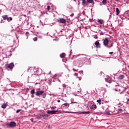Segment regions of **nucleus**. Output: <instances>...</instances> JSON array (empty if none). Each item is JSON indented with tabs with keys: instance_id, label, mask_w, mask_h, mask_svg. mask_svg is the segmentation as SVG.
<instances>
[{
	"instance_id": "9",
	"label": "nucleus",
	"mask_w": 129,
	"mask_h": 129,
	"mask_svg": "<svg viewBox=\"0 0 129 129\" xmlns=\"http://www.w3.org/2000/svg\"><path fill=\"white\" fill-rule=\"evenodd\" d=\"M2 18H3V20H4L5 21H6V20H7L8 22H10L9 18V17H8V15L2 16Z\"/></svg>"
},
{
	"instance_id": "8",
	"label": "nucleus",
	"mask_w": 129,
	"mask_h": 129,
	"mask_svg": "<svg viewBox=\"0 0 129 129\" xmlns=\"http://www.w3.org/2000/svg\"><path fill=\"white\" fill-rule=\"evenodd\" d=\"M58 23H61V24H65L66 23V20L63 18H61L58 20Z\"/></svg>"
},
{
	"instance_id": "41",
	"label": "nucleus",
	"mask_w": 129,
	"mask_h": 129,
	"mask_svg": "<svg viewBox=\"0 0 129 129\" xmlns=\"http://www.w3.org/2000/svg\"><path fill=\"white\" fill-rule=\"evenodd\" d=\"M60 100H57V102H60Z\"/></svg>"
},
{
	"instance_id": "35",
	"label": "nucleus",
	"mask_w": 129,
	"mask_h": 129,
	"mask_svg": "<svg viewBox=\"0 0 129 129\" xmlns=\"http://www.w3.org/2000/svg\"><path fill=\"white\" fill-rule=\"evenodd\" d=\"M109 54H110V55H112V54H113V52H110Z\"/></svg>"
},
{
	"instance_id": "32",
	"label": "nucleus",
	"mask_w": 129,
	"mask_h": 129,
	"mask_svg": "<svg viewBox=\"0 0 129 129\" xmlns=\"http://www.w3.org/2000/svg\"><path fill=\"white\" fill-rule=\"evenodd\" d=\"M77 78H78L80 81L81 80V79H82L81 77H77Z\"/></svg>"
},
{
	"instance_id": "23",
	"label": "nucleus",
	"mask_w": 129,
	"mask_h": 129,
	"mask_svg": "<svg viewBox=\"0 0 129 129\" xmlns=\"http://www.w3.org/2000/svg\"><path fill=\"white\" fill-rule=\"evenodd\" d=\"M97 102H98L99 104H101V100H97Z\"/></svg>"
},
{
	"instance_id": "5",
	"label": "nucleus",
	"mask_w": 129,
	"mask_h": 129,
	"mask_svg": "<svg viewBox=\"0 0 129 129\" xmlns=\"http://www.w3.org/2000/svg\"><path fill=\"white\" fill-rule=\"evenodd\" d=\"M116 88L114 89V90H115V91H121V90H122V89H123V87H121L119 86H116Z\"/></svg>"
},
{
	"instance_id": "7",
	"label": "nucleus",
	"mask_w": 129,
	"mask_h": 129,
	"mask_svg": "<svg viewBox=\"0 0 129 129\" xmlns=\"http://www.w3.org/2000/svg\"><path fill=\"white\" fill-rule=\"evenodd\" d=\"M96 105L92 104L90 106V108L91 109V110H95L96 109Z\"/></svg>"
},
{
	"instance_id": "39",
	"label": "nucleus",
	"mask_w": 129,
	"mask_h": 129,
	"mask_svg": "<svg viewBox=\"0 0 129 129\" xmlns=\"http://www.w3.org/2000/svg\"><path fill=\"white\" fill-rule=\"evenodd\" d=\"M74 16V14H72V15H71V17H73Z\"/></svg>"
},
{
	"instance_id": "3",
	"label": "nucleus",
	"mask_w": 129,
	"mask_h": 129,
	"mask_svg": "<svg viewBox=\"0 0 129 129\" xmlns=\"http://www.w3.org/2000/svg\"><path fill=\"white\" fill-rule=\"evenodd\" d=\"M44 93H45L44 91H39L36 92V96H40V95H42L44 94Z\"/></svg>"
},
{
	"instance_id": "43",
	"label": "nucleus",
	"mask_w": 129,
	"mask_h": 129,
	"mask_svg": "<svg viewBox=\"0 0 129 129\" xmlns=\"http://www.w3.org/2000/svg\"><path fill=\"white\" fill-rule=\"evenodd\" d=\"M59 82H61V81L60 80H58Z\"/></svg>"
},
{
	"instance_id": "26",
	"label": "nucleus",
	"mask_w": 129,
	"mask_h": 129,
	"mask_svg": "<svg viewBox=\"0 0 129 129\" xmlns=\"http://www.w3.org/2000/svg\"><path fill=\"white\" fill-rule=\"evenodd\" d=\"M42 97L43 98H46V94H42Z\"/></svg>"
},
{
	"instance_id": "29",
	"label": "nucleus",
	"mask_w": 129,
	"mask_h": 129,
	"mask_svg": "<svg viewBox=\"0 0 129 129\" xmlns=\"http://www.w3.org/2000/svg\"><path fill=\"white\" fill-rule=\"evenodd\" d=\"M41 118H42V117H38L35 118V119H41Z\"/></svg>"
},
{
	"instance_id": "30",
	"label": "nucleus",
	"mask_w": 129,
	"mask_h": 129,
	"mask_svg": "<svg viewBox=\"0 0 129 129\" xmlns=\"http://www.w3.org/2000/svg\"><path fill=\"white\" fill-rule=\"evenodd\" d=\"M57 108V107H56V106H52V107H51V109H55V108Z\"/></svg>"
},
{
	"instance_id": "40",
	"label": "nucleus",
	"mask_w": 129,
	"mask_h": 129,
	"mask_svg": "<svg viewBox=\"0 0 129 129\" xmlns=\"http://www.w3.org/2000/svg\"><path fill=\"white\" fill-rule=\"evenodd\" d=\"M106 113H107V114H109V112L107 111V112H106Z\"/></svg>"
},
{
	"instance_id": "17",
	"label": "nucleus",
	"mask_w": 129,
	"mask_h": 129,
	"mask_svg": "<svg viewBox=\"0 0 129 129\" xmlns=\"http://www.w3.org/2000/svg\"><path fill=\"white\" fill-rule=\"evenodd\" d=\"M7 106H8V104H4L3 105H2V108H7Z\"/></svg>"
},
{
	"instance_id": "21",
	"label": "nucleus",
	"mask_w": 129,
	"mask_h": 129,
	"mask_svg": "<svg viewBox=\"0 0 129 129\" xmlns=\"http://www.w3.org/2000/svg\"><path fill=\"white\" fill-rule=\"evenodd\" d=\"M63 105H64V106H68V107H69V104L68 103H66L63 104Z\"/></svg>"
},
{
	"instance_id": "10",
	"label": "nucleus",
	"mask_w": 129,
	"mask_h": 129,
	"mask_svg": "<svg viewBox=\"0 0 129 129\" xmlns=\"http://www.w3.org/2000/svg\"><path fill=\"white\" fill-rule=\"evenodd\" d=\"M8 67L9 68V69H13V68H14V63H11L8 66Z\"/></svg>"
},
{
	"instance_id": "15",
	"label": "nucleus",
	"mask_w": 129,
	"mask_h": 129,
	"mask_svg": "<svg viewBox=\"0 0 129 129\" xmlns=\"http://www.w3.org/2000/svg\"><path fill=\"white\" fill-rule=\"evenodd\" d=\"M65 56H66V54L64 52H63L60 54V58H64V57H65Z\"/></svg>"
},
{
	"instance_id": "38",
	"label": "nucleus",
	"mask_w": 129,
	"mask_h": 129,
	"mask_svg": "<svg viewBox=\"0 0 129 129\" xmlns=\"http://www.w3.org/2000/svg\"><path fill=\"white\" fill-rule=\"evenodd\" d=\"M119 111H122V109H118Z\"/></svg>"
},
{
	"instance_id": "14",
	"label": "nucleus",
	"mask_w": 129,
	"mask_h": 129,
	"mask_svg": "<svg viewBox=\"0 0 129 129\" xmlns=\"http://www.w3.org/2000/svg\"><path fill=\"white\" fill-rule=\"evenodd\" d=\"M124 78V76L122 75L119 76L118 77V79H119V80H122V79H123Z\"/></svg>"
},
{
	"instance_id": "1",
	"label": "nucleus",
	"mask_w": 129,
	"mask_h": 129,
	"mask_svg": "<svg viewBox=\"0 0 129 129\" xmlns=\"http://www.w3.org/2000/svg\"><path fill=\"white\" fill-rule=\"evenodd\" d=\"M47 112L48 114H56V113H57L56 112H58V110L51 111L48 110Z\"/></svg>"
},
{
	"instance_id": "20",
	"label": "nucleus",
	"mask_w": 129,
	"mask_h": 129,
	"mask_svg": "<svg viewBox=\"0 0 129 129\" xmlns=\"http://www.w3.org/2000/svg\"><path fill=\"white\" fill-rule=\"evenodd\" d=\"M103 5H106L107 4V0H103L102 2Z\"/></svg>"
},
{
	"instance_id": "31",
	"label": "nucleus",
	"mask_w": 129,
	"mask_h": 129,
	"mask_svg": "<svg viewBox=\"0 0 129 129\" xmlns=\"http://www.w3.org/2000/svg\"><path fill=\"white\" fill-rule=\"evenodd\" d=\"M20 111H21V109H18L16 111V113H19V112H20Z\"/></svg>"
},
{
	"instance_id": "25",
	"label": "nucleus",
	"mask_w": 129,
	"mask_h": 129,
	"mask_svg": "<svg viewBox=\"0 0 129 129\" xmlns=\"http://www.w3.org/2000/svg\"><path fill=\"white\" fill-rule=\"evenodd\" d=\"M30 120H31V121H32V122H37V121L34 120V118H31V119H30Z\"/></svg>"
},
{
	"instance_id": "36",
	"label": "nucleus",
	"mask_w": 129,
	"mask_h": 129,
	"mask_svg": "<svg viewBox=\"0 0 129 129\" xmlns=\"http://www.w3.org/2000/svg\"><path fill=\"white\" fill-rule=\"evenodd\" d=\"M9 19L10 20V21H13V18L12 17H10Z\"/></svg>"
},
{
	"instance_id": "33",
	"label": "nucleus",
	"mask_w": 129,
	"mask_h": 129,
	"mask_svg": "<svg viewBox=\"0 0 129 129\" xmlns=\"http://www.w3.org/2000/svg\"><path fill=\"white\" fill-rule=\"evenodd\" d=\"M79 73L81 74H83V71H80Z\"/></svg>"
},
{
	"instance_id": "13",
	"label": "nucleus",
	"mask_w": 129,
	"mask_h": 129,
	"mask_svg": "<svg viewBox=\"0 0 129 129\" xmlns=\"http://www.w3.org/2000/svg\"><path fill=\"white\" fill-rule=\"evenodd\" d=\"M81 113H82L83 114H89V113H90V111H82Z\"/></svg>"
},
{
	"instance_id": "12",
	"label": "nucleus",
	"mask_w": 129,
	"mask_h": 129,
	"mask_svg": "<svg viewBox=\"0 0 129 129\" xmlns=\"http://www.w3.org/2000/svg\"><path fill=\"white\" fill-rule=\"evenodd\" d=\"M98 23H99V24H100V25H102V24H104V22L103 21V20H102V19H98Z\"/></svg>"
},
{
	"instance_id": "28",
	"label": "nucleus",
	"mask_w": 129,
	"mask_h": 129,
	"mask_svg": "<svg viewBox=\"0 0 129 129\" xmlns=\"http://www.w3.org/2000/svg\"><path fill=\"white\" fill-rule=\"evenodd\" d=\"M63 112L64 113H70V112L66 111H63Z\"/></svg>"
},
{
	"instance_id": "6",
	"label": "nucleus",
	"mask_w": 129,
	"mask_h": 129,
	"mask_svg": "<svg viewBox=\"0 0 129 129\" xmlns=\"http://www.w3.org/2000/svg\"><path fill=\"white\" fill-rule=\"evenodd\" d=\"M40 116L44 118V119H47V117H49V115L47 114H40Z\"/></svg>"
},
{
	"instance_id": "34",
	"label": "nucleus",
	"mask_w": 129,
	"mask_h": 129,
	"mask_svg": "<svg viewBox=\"0 0 129 129\" xmlns=\"http://www.w3.org/2000/svg\"><path fill=\"white\" fill-rule=\"evenodd\" d=\"M47 10L48 11H50V6H47Z\"/></svg>"
},
{
	"instance_id": "16",
	"label": "nucleus",
	"mask_w": 129,
	"mask_h": 129,
	"mask_svg": "<svg viewBox=\"0 0 129 129\" xmlns=\"http://www.w3.org/2000/svg\"><path fill=\"white\" fill-rule=\"evenodd\" d=\"M116 16H118V15H119V13H120V12L119 11V9H118V8H116Z\"/></svg>"
},
{
	"instance_id": "22",
	"label": "nucleus",
	"mask_w": 129,
	"mask_h": 129,
	"mask_svg": "<svg viewBox=\"0 0 129 129\" xmlns=\"http://www.w3.org/2000/svg\"><path fill=\"white\" fill-rule=\"evenodd\" d=\"M31 94H35V89H33L31 91Z\"/></svg>"
},
{
	"instance_id": "11",
	"label": "nucleus",
	"mask_w": 129,
	"mask_h": 129,
	"mask_svg": "<svg viewBox=\"0 0 129 129\" xmlns=\"http://www.w3.org/2000/svg\"><path fill=\"white\" fill-rule=\"evenodd\" d=\"M95 45H96V48H99L100 47V43H99V42L98 41H96Z\"/></svg>"
},
{
	"instance_id": "42",
	"label": "nucleus",
	"mask_w": 129,
	"mask_h": 129,
	"mask_svg": "<svg viewBox=\"0 0 129 129\" xmlns=\"http://www.w3.org/2000/svg\"><path fill=\"white\" fill-rule=\"evenodd\" d=\"M123 91H125V89L123 90V91H122L121 92H123Z\"/></svg>"
},
{
	"instance_id": "18",
	"label": "nucleus",
	"mask_w": 129,
	"mask_h": 129,
	"mask_svg": "<svg viewBox=\"0 0 129 129\" xmlns=\"http://www.w3.org/2000/svg\"><path fill=\"white\" fill-rule=\"evenodd\" d=\"M87 2L89 4H94L93 0H87Z\"/></svg>"
},
{
	"instance_id": "4",
	"label": "nucleus",
	"mask_w": 129,
	"mask_h": 129,
	"mask_svg": "<svg viewBox=\"0 0 129 129\" xmlns=\"http://www.w3.org/2000/svg\"><path fill=\"white\" fill-rule=\"evenodd\" d=\"M16 125H17V124L16 123V122H15L14 121L11 122L9 124V126H10V127H15V126H16Z\"/></svg>"
},
{
	"instance_id": "27",
	"label": "nucleus",
	"mask_w": 129,
	"mask_h": 129,
	"mask_svg": "<svg viewBox=\"0 0 129 129\" xmlns=\"http://www.w3.org/2000/svg\"><path fill=\"white\" fill-rule=\"evenodd\" d=\"M106 81H107V82H109V83H110L111 82V81H108V80H107V79H105Z\"/></svg>"
},
{
	"instance_id": "37",
	"label": "nucleus",
	"mask_w": 129,
	"mask_h": 129,
	"mask_svg": "<svg viewBox=\"0 0 129 129\" xmlns=\"http://www.w3.org/2000/svg\"><path fill=\"white\" fill-rule=\"evenodd\" d=\"M75 76H78V74L76 73L75 74Z\"/></svg>"
},
{
	"instance_id": "44",
	"label": "nucleus",
	"mask_w": 129,
	"mask_h": 129,
	"mask_svg": "<svg viewBox=\"0 0 129 129\" xmlns=\"http://www.w3.org/2000/svg\"><path fill=\"white\" fill-rule=\"evenodd\" d=\"M95 38V39H97V38H96V37H94Z\"/></svg>"
},
{
	"instance_id": "19",
	"label": "nucleus",
	"mask_w": 129,
	"mask_h": 129,
	"mask_svg": "<svg viewBox=\"0 0 129 129\" xmlns=\"http://www.w3.org/2000/svg\"><path fill=\"white\" fill-rule=\"evenodd\" d=\"M87 4V2H86V1L85 0H82V5L83 6H85V5Z\"/></svg>"
},
{
	"instance_id": "2",
	"label": "nucleus",
	"mask_w": 129,
	"mask_h": 129,
	"mask_svg": "<svg viewBox=\"0 0 129 129\" xmlns=\"http://www.w3.org/2000/svg\"><path fill=\"white\" fill-rule=\"evenodd\" d=\"M108 43H109V41L108 40V38H106L105 39V40L103 41V44L104 45V46H105V47H107L108 45Z\"/></svg>"
},
{
	"instance_id": "24",
	"label": "nucleus",
	"mask_w": 129,
	"mask_h": 129,
	"mask_svg": "<svg viewBox=\"0 0 129 129\" xmlns=\"http://www.w3.org/2000/svg\"><path fill=\"white\" fill-rule=\"evenodd\" d=\"M33 41H34V42H37V41H38V38L37 37L34 38Z\"/></svg>"
}]
</instances>
